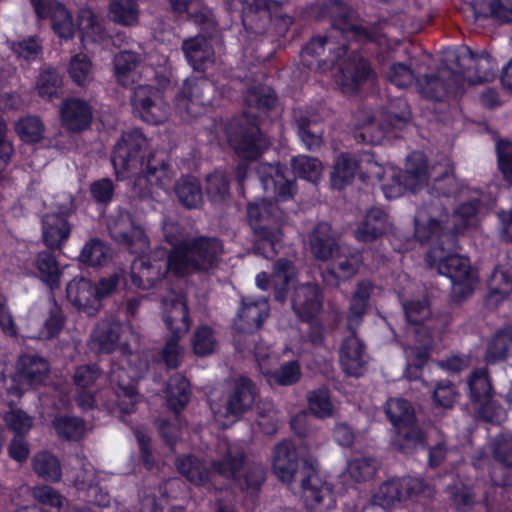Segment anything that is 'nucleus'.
Wrapping results in <instances>:
<instances>
[{
  "instance_id": "4c0bfd02",
  "label": "nucleus",
  "mask_w": 512,
  "mask_h": 512,
  "mask_svg": "<svg viewBox=\"0 0 512 512\" xmlns=\"http://www.w3.org/2000/svg\"><path fill=\"white\" fill-rule=\"evenodd\" d=\"M189 380L180 374L170 377L166 388V403L174 413H180L190 401Z\"/></svg>"
},
{
  "instance_id": "f3484780",
  "label": "nucleus",
  "mask_w": 512,
  "mask_h": 512,
  "mask_svg": "<svg viewBox=\"0 0 512 512\" xmlns=\"http://www.w3.org/2000/svg\"><path fill=\"white\" fill-rule=\"evenodd\" d=\"M167 275L164 258L144 255L136 258L131 265V284L141 290H149Z\"/></svg>"
},
{
  "instance_id": "69168bd1",
  "label": "nucleus",
  "mask_w": 512,
  "mask_h": 512,
  "mask_svg": "<svg viewBox=\"0 0 512 512\" xmlns=\"http://www.w3.org/2000/svg\"><path fill=\"white\" fill-rule=\"evenodd\" d=\"M92 62L87 55L79 53L74 55L68 65V74L78 86L84 87L91 79Z\"/></svg>"
},
{
  "instance_id": "f03ea898",
  "label": "nucleus",
  "mask_w": 512,
  "mask_h": 512,
  "mask_svg": "<svg viewBox=\"0 0 512 512\" xmlns=\"http://www.w3.org/2000/svg\"><path fill=\"white\" fill-rule=\"evenodd\" d=\"M148 140L140 128L122 132L111 152V162L117 178L124 179L129 174L141 171L138 184H146L148 193L154 188L168 190L175 176L168 159L158 157L156 152H149L145 160Z\"/></svg>"
},
{
  "instance_id": "20e7f679",
  "label": "nucleus",
  "mask_w": 512,
  "mask_h": 512,
  "mask_svg": "<svg viewBox=\"0 0 512 512\" xmlns=\"http://www.w3.org/2000/svg\"><path fill=\"white\" fill-rule=\"evenodd\" d=\"M457 70L447 68L439 74L424 75L419 83L420 93L428 100L444 102L459 99L464 94V85L491 82L495 74V63L488 53L481 55L465 47L455 56Z\"/></svg>"
},
{
  "instance_id": "f257e3e1",
  "label": "nucleus",
  "mask_w": 512,
  "mask_h": 512,
  "mask_svg": "<svg viewBox=\"0 0 512 512\" xmlns=\"http://www.w3.org/2000/svg\"><path fill=\"white\" fill-rule=\"evenodd\" d=\"M272 469L284 483L299 481L307 512H330L335 507L332 488L318 474L311 457L290 439L273 447Z\"/></svg>"
},
{
  "instance_id": "de8ad7c7",
  "label": "nucleus",
  "mask_w": 512,
  "mask_h": 512,
  "mask_svg": "<svg viewBox=\"0 0 512 512\" xmlns=\"http://www.w3.org/2000/svg\"><path fill=\"white\" fill-rule=\"evenodd\" d=\"M62 85V76L54 67L41 70L36 80V90L39 97L47 100L58 97Z\"/></svg>"
},
{
  "instance_id": "a18cd8bd",
  "label": "nucleus",
  "mask_w": 512,
  "mask_h": 512,
  "mask_svg": "<svg viewBox=\"0 0 512 512\" xmlns=\"http://www.w3.org/2000/svg\"><path fill=\"white\" fill-rule=\"evenodd\" d=\"M426 436L422 429L414 424L395 429L393 445L404 454L413 453L418 446L425 444Z\"/></svg>"
},
{
  "instance_id": "6ab92c4d",
  "label": "nucleus",
  "mask_w": 512,
  "mask_h": 512,
  "mask_svg": "<svg viewBox=\"0 0 512 512\" xmlns=\"http://www.w3.org/2000/svg\"><path fill=\"white\" fill-rule=\"evenodd\" d=\"M360 322H348L350 335L343 339L339 358L343 371L349 376L359 377L366 364L365 361V344L356 335L354 324Z\"/></svg>"
},
{
  "instance_id": "a19ab883",
  "label": "nucleus",
  "mask_w": 512,
  "mask_h": 512,
  "mask_svg": "<svg viewBox=\"0 0 512 512\" xmlns=\"http://www.w3.org/2000/svg\"><path fill=\"white\" fill-rule=\"evenodd\" d=\"M358 169V162L350 153H340L334 162L331 185L341 190L352 182Z\"/></svg>"
},
{
  "instance_id": "7ed1b4c3",
  "label": "nucleus",
  "mask_w": 512,
  "mask_h": 512,
  "mask_svg": "<svg viewBox=\"0 0 512 512\" xmlns=\"http://www.w3.org/2000/svg\"><path fill=\"white\" fill-rule=\"evenodd\" d=\"M414 219V236L421 243H431L425 260L430 267H436L440 275L446 276L454 285L469 287L472 284L470 259L458 254L460 249L458 233L447 229L444 223L434 217L426 221Z\"/></svg>"
},
{
  "instance_id": "4d7b16f0",
  "label": "nucleus",
  "mask_w": 512,
  "mask_h": 512,
  "mask_svg": "<svg viewBox=\"0 0 512 512\" xmlns=\"http://www.w3.org/2000/svg\"><path fill=\"white\" fill-rule=\"evenodd\" d=\"M373 284L370 281H361L351 297L349 305V317L347 320H361L370 305L373 292Z\"/></svg>"
},
{
  "instance_id": "aec40b11",
  "label": "nucleus",
  "mask_w": 512,
  "mask_h": 512,
  "mask_svg": "<svg viewBox=\"0 0 512 512\" xmlns=\"http://www.w3.org/2000/svg\"><path fill=\"white\" fill-rule=\"evenodd\" d=\"M181 48L187 63L194 71L205 72L208 65L214 62L212 35L208 32L185 39Z\"/></svg>"
},
{
  "instance_id": "473e14b6",
  "label": "nucleus",
  "mask_w": 512,
  "mask_h": 512,
  "mask_svg": "<svg viewBox=\"0 0 512 512\" xmlns=\"http://www.w3.org/2000/svg\"><path fill=\"white\" fill-rule=\"evenodd\" d=\"M122 322H99L91 334L90 347L97 354H110L116 350Z\"/></svg>"
},
{
  "instance_id": "8fccbe9b",
  "label": "nucleus",
  "mask_w": 512,
  "mask_h": 512,
  "mask_svg": "<svg viewBox=\"0 0 512 512\" xmlns=\"http://www.w3.org/2000/svg\"><path fill=\"white\" fill-rule=\"evenodd\" d=\"M162 320H191L186 295L171 292L162 298Z\"/></svg>"
},
{
  "instance_id": "e433bc0d",
  "label": "nucleus",
  "mask_w": 512,
  "mask_h": 512,
  "mask_svg": "<svg viewBox=\"0 0 512 512\" xmlns=\"http://www.w3.org/2000/svg\"><path fill=\"white\" fill-rule=\"evenodd\" d=\"M174 192L178 201L187 209L198 208L203 203L201 183L191 175L181 176L174 184Z\"/></svg>"
},
{
  "instance_id": "ea45409f",
  "label": "nucleus",
  "mask_w": 512,
  "mask_h": 512,
  "mask_svg": "<svg viewBox=\"0 0 512 512\" xmlns=\"http://www.w3.org/2000/svg\"><path fill=\"white\" fill-rule=\"evenodd\" d=\"M231 175L224 169H215L205 179V192L213 204L225 202L230 197Z\"/></svg>"
},
{
  "instance_id": "b1692460",
  "label": "nucleus",
  "mask_w": 512,
  "mask_h": 512,
  "mask_svg": "<svg viewBox=\"0 0 512 512\" xmlns=\"http://www.w3.org/2000/svg\"><path fill=\"white\" fill-rule=\"evenodd\" d=\"M287 168L283 165H268L260 172V181L266 193H272L276 200L287 201L296 193L295 179H288Z\"/></svg>"
},
{
  "instance_id": "603ef678",
  "label": "nucleus",
  "mask_w": 512,
  "mask_h": 512,
  "mask_svg": "<svg viewBox=\"0 0 512 512\" xmlns=\"http://www.w3.org/2000/svg\"><path fill=\"white\" fill-rule=\"evenodd\" d=\"M110 258V248L99 238H92L81 250L79 260L86 266H104Z\"/></svg>"
},
{
  "instance_id": "0eeeda50",
  "label": "nucleus",
  "mask_w": 512,
  "mask_h": 512,
  "mask_svg": "<svg viewBox=\"0 0 512 512\" xmlns=\"http://www.w3.org/2000/svg\"><path fill=\"white\" fill-rule=\"evenodd\" d=\"M282 0H244L241 21L251 34L262 35L272 29L278 37H285L294 17L281 13Z\"/></svg>"
},
{
  "instance_id": "58836bf2",
  "label": "nucleus",
  "mask_w": 512,
  "mask_h": 512,
  "mask_svg": "<svg viewBox=\"0 0 512 512\" xmlns=\"http://www.w3.org/2000/svg\"><path fill=\"white\" fill-rule=\"evenodd\" d=\"M242 473L238 474L235 484L247 495L258 497L259 492L266 481V469L260 463H248L242 468Z\"/></svg>"
},
{
  "instance_id": "a211bd4d",
  "label": "nucleus",
  "mask_w": 512,
  "mask_h": 512,
  "mask_svg": "<svg viewBox=\"0 0 512 512\" xmlns=\"http://www.w3.org/2000/svg\"><path fill=\"white\" fill-rule=\"evenodd\" d=\"M61 126L68 132L81 133L90 128L93 121V108L84 99L65 98L59 109Z\"/></svg>"
},
{
  "instance_id": "393cba45",
  "label": "nucleus",
  "mask_w": 512,
  "mask_h": 512,
  "mask_svg": "<svg viewBox=\"0 0 512 512\" xmlns=\"http://www.w3.org/2000/svg\"><path fill=\"white\" fill-rule=\"evenodd\" d=\"M66 297L78 312L93 317L100 310L93 292V283L84 277L73 278L66 286Z\"/></svg>"
},
{
  "instance_id": "680f3d73",
  "label": "nucleus",
  "mask_w": 512,
  "mask_h": 512,
  "mask_svg": "<svg viewBox=\"0 0 512 512\" xmlns=\"http://www.w3.org/2000/svg\"><path fill=\"white\" fill-rule=\"evenodd\" d=\"M109 15L115 23L130 26L138 21L137 4L133 0H113Z\"/></svg>"
},
{
  "instance_id": "7c9ffc66",
  "label": "nucleus",
  "mask_w": 512,
  "mask_h": 512,
  "mask_svg": "<svg viewBox=\"0 0 512 512\" xmlns=\"http://www.w3.org/2000/svg\"><path fill=\"white\" fill-rule=\"evenodd\" d=\"M342 38L341 43H345L349 48V41H354L360 44L377 43L381 36L380 27L376 23L363 25L360 23L358 14L355 12L354 16L346 22L345 25L337 32Z\"/></svg>"
},
{
  "instance_id": "5fc2aeb1",
  "label": "nucleus",
  "mask_w": 512,
  "mask_h": 512,
  "mask_svg": "<svg viewBox=\"0 0 512 512\" xmlns=\"http://www.w3.org/2000/svg\"><path fill=\"white\" fill-rule=\"evenodd\" d=\"M52 426L59 438L65 440H80L85 434V422L76 416L61 415L55 417Z\"/></svg>"
},
{
  "instance_id": "a878e982",
  "label": "nucleus",
  "mask_w": 512,
  "mask_h": 512,
  "mask_svg": "<svg viewBox=\"0 0 512 512\" xmlns=\"http://www.w3.org/2000/svg\"><path fill=\"white\" fill-rule=\"evenodd\" d=\"M309 15L317 21L329 19L332 32L337 33L355 11L343 0H321L310 6Z\"/></svg>"
},
{
  "instance_id": "f704fd0d",
  "label": "nucleus",
  "mask_w": 512,
  "mask_h": 512,
  "mask_svg": "<svg viewBox=\"0 0 512 512\" xmlns=\"http://www.w3.org/2000/svg\"><path fill=\"white\" fill-rule=\"evenodd\" d=\"M34 266L39 279L50 289L56 290L60 287L62 271L55 255L50 251L37 253Z\"/></svg>"
},
{
  "instance_id": "9b49d317",
  "label": "nucleus",
  "mask_w": 512,
  "mask_h": 512,
  "mask_svg": "<svg viewBox=\"0 0 512 512\" xmlns=\"http://www.w3.org/2000/svg\"><path fill=\"white\" fill-rule=\"evenodd\" d=\"M428 322H404L407 334H413L414 346L411 347L409 365L421 370L429 361L436 341L443 340V334L450 322H442L441 328L431 327Z\"/></svg>"
},
{
  "instance_id": "423d86ee",
  "label": "nucleus",
  "mask_w": 512,
  "mask_h": 512,
  "mask_svg": "<svg viewBox=\"0 0 512 512\" xmlns=\"http://www.w3.org/2000/svg\"><path fill=\"white\" fill-rule=\"evenodd\" d=\"M224 132L229 145L241 160L255 161L268 149V140L256 114L243 112L232 118L225 124Z\"/></svg>"
},
{
  "instance_id": "6e6d98bb",
  "label": "nucleus",
  "mask_w": 512,
  "mask_h": 512,
  "mask_svg": "<svg viewBox=\"0 0 512 512\" xmlns=\"http://www.w3.org/2000/svg\"><path fill=\"white\" fill-rule=\"evenodd\" d=\"M167 329L172 331V334L168 337L160 351V357L163 363L168 369H177L183 359V350L179 344L181 340V334L178 330H173L174 322H165Z\"/></svg>"
},
{
  "instance_id": "9d476101",
  "label": "nucleus",
  "mask_w": 512,
  "mask_h": 512,
  "mask_svg": "<svg viewBox=\"0 0 512 512\" xmlns=\"http://www.w3.org/2000/svg\"><path fill=\"white\" fill-rule=\"evenodd\" d=\"M50 372V364L37 354H23L16 362V372L4 379V386L9 396L20 398L23 393L42 385Z\"/></svg>"
},
{
  "instance_id": "37998d69",
  "label": "nucleus",
  "mask_w": 512,
  "mask_h": 512,
  "mask_svg": "<svg viewBox=\"0 0 512 512\" xmlns=\"http://www.w3.org/2000/svg\"><path fill=\"white\" fill-rule=\"evenodd\" d=\"M385 413L395 429L409 426L416 422L414 408L404 398H390L386 402Z\"/></svg>"
},
{
  "instance_id": "c9c22d12",
  "label": "nucleus",
  "mask_w": 512,
  "mask_h": 512,
  "mask_svg": "<svg viewBox=\"0 0 512 512\" xmlns=\"http://www.w3.org/2000/svg\"><path fill=\"white\" fill-rule=\"evenodd\" d=\"M512 354V326L506 325L494 333L485 351L487 364L506 360Z\"/></svg>"
},
{
  "instance_id": "72a5a7b5",
  "label": "nucleus",
  "mask_w": 512,
  "mask_h": 512,
  "mask_svg": "<svg viewBox=\"0 0 512 512\" xmlns=\"http://www.w3.org/2000/svg\"><path fill=\"white\" fill-rule=\"evenodd\" d=\"M331 227L328 224L320 223L310 235V248L316 259L326 261L331 259L343 247L330 233Z\"/></svg>"
},
{
  "instance_id": "4be33fe9",
  "label": "nucleus",
  "mask_w": 512,
  "mask_h": 512,
  "mask_svg": "<svg viewBox=\"0 0 512 512\" xmlns=\"http://www.w3.org/2000/svg\"><path fill=\"white\" fill-rule=\"evenodd\" d=\"M292 309L299 320H319L318 315L323 307V293L318 284L306 283L295 289Z\"/></svg>"
},
{
  "instance_id": "0e129e2a",
  "label": "nucleus",
  "mask_w": 512,
  "mask_h": 512,
  "mask_svg": "<svg viewBox=\"0 0 512 512\" xmlns=\"http://www.w3.org/2000/svg\"><path fill=\"white\" fill-rule=\"evenodd\" d=\"M405 320H432L431 300L428 294L402 302Z\"/></svg>"
},
{
  "instance_id": "052dcab7",
  "label": "nucleus",
  "mask_w": 512,
  "mask_h": 512,
  "mask_svg": "<svg viewBox=\"0 0 512 512\" xmlns=\"http://www.w3.org/2000/svg\"><path fill=\"white\" fill-rule=\"evenodd\" d=\"M399 478H392L383 482L372 496V503L382 508H389L395 502L403 501Z\"/></svg>"
},
{
  "instance_id": "bb28decb",
  "label": "nucleus",
  "mask_w": 512,
  "mask_h": 512,
  "mask_svg": "<svg viewBox=\"0 0 512 512\" xmlns=\"http://www.w3.org/2000/svg\"><path fill=\"white\" fill-rule=\"evenodd\" d=\"M388 228V214L379 207L370 208L354 230V238L361 243H372Z\"/></svg>"
},
{
  "instance_id": "5701e85b",
  "label": "nucleus",
  "mask_w": 512,
  "mask_h": 512,
  "mask_svg": "<svg viewBox=\"0 0 512 512\" xmlns=\"http://www.w3.org/2000/svg\"><path fill=\"white\" fill-rule=\"evenodd\" d=\"M186 242L195 271L207 272L217 267L222 251V243L218 238L199 236Z\"/></svg>"
},
{
  "instance_id": "f8f14e48",
  "label": "nucleus",
  "mask_w": 512,
  "mask_h": 512,
  "mask_svg": "<svg viewBox=\"0 0 512 512\" xmlns=\"http://www.w3.org/2000/svg\"><path fill=\"white\" fill-rule=\"evenodd\" d=\"M164 91L152 85H138L131 96V106L135 115L144 122L157 125L166 117Z\"/></svg>"
},
{
  "instance_id": "cd10ccee",
  "label": "nucleus",
  "mask_w": 512,
  "mask_h": 512,
  "mask_svg": "<svg viewBox=\"0 0 512 512\" xmlns=\"http://www.w3.org/2000/svg\"><path fill=\"white\" fill-rule=\"evenodd\" d=\"M374 75L370 61L353 54L349 64L342 70L341 86L344 92L356 93Z\"/></svg>"
},
{
  "instance_id": "49530a36",
  "label": "nucleus",
  "mask_w": 512,
  "mask_h": 512,
  "mask_svg": "<svg viewBox=\"0 0 512 512\" xmlns=\"http://www.w3.org/2000/svg\"><path fill=\"white\" fill-rule=\"evenodd\" d=\"M32 467L34 472L46 481L55 483L61 479L60 461L48 451L36 453L32 459Z\"/></svg>"
},
{
  "instance_id": "c03bdc74",
  "label": "nucleus",
  "mask_w": 512,
  "mask_h": 512,
  "mask_svg": "<svg viewBox=\"0 0 512 512\" xmlns=\"http://www.w3.org/2000/svg\"><path fill=\"white\" fill-rule=\"evenodd\" d=\"M270 314L268 298L264 296L247 295L241 297L236 320H266Z\"/></svg>"
},
{
  "instance_id": "2f4dec72",
  "label": "nucleus",
  "mask_w": 512,
  "mask_h": 512,
  "mask_svg": "<svg viewBox=\"0 0 512 512\" xmlns=\"http://www.w3.org/2000/svg\"><path fill=\"white\" fill-rule=\"evenodd\" d=\"M410 192L415 193L428 181V162L425 154L420 151L411 152L405 163V170L399 173Z\"/></svg>"
},
{
  "instance_id": "dca6fc26",
  "label": "nucleus",
  "mask_w": 512,
  "mask_h": 512,
  "mask_svg": "<svg viewBox=\"0 0 512 512\" xmlns=\"http://www.w3.org/2000/svg\"><path fill=\"white\" fill-rule=\"evenodd\" d=\"M326 51H328V55L324 59L318 60L319 66L321 62L330 66L335 65L347 55L348 47L345 43L336 42L331 34L314 36L301 49L303 65L310 68L312 62H308L306 57L319 58Z\"/></svg>"
},
{
  "instance_id": "6e6552de",
  "label": "nucleus",
  "mask_w": 512,
  "mask_h": 512,
  "mask_svg": "<svg viewBox=\"0 0 512 512\" xmlns=\"http://www.w3.org/2000/svg\"><path fill=\"white\" fill-rule=\"evenodd\" d=\"M245 460L246 456L244 453L236 455L228 453L222 459L212 461L211 466L207 467L204 460L199 459L193 454H186L177 457L176 467L178 472L190 483L196 486H204L210 482L211 473L235 481L239 471L244 467Z\"/></svg>"
},
{
  "instance_id": "1a4fd4ad",
  "label": "nucleus",
  "mask_w": 512,
  "mask_h": 512,
  "mask_svg": "<svg viewBox=\"0 0 512 512\" xmlns=\"http://www.w3.org/2000/svg\"><path fill=\"white\" fill-rule=\"evenodd\" d=\"M467 396L477 420L492 424L501 422L503 407L496 399V391L487 367L471 371L467 379Z\"/></svg>"
},
{
  "instance_id": "ddd939ff",
  "label": "nucleus",
  "mask_w": 512,
  "mask_h": 512,
  "mask_svg": "<svg viewBox=\"0 0 512 512\" xmlns=\"http://www.w3.org/2000/svg\"><path fill=\"white\" fill-rule=\"evenodd\" d=\"M259 389L247 375L236 377L227 392L225 409L228 415L240 418L254 407Z\"/></svg>"
},
{
  "instance_id": "c756f323",
  "label": "nucleus",
  "mask_w": 512,
  "mask_h": 512,
  "mask_svg": "<svg viewBox=\"0 0 512 512\" xmlns=\"http://www.w3.org/2000/svg\"><path fill=\"white\" fill-rule=\"evenodd\" d=\"M487 287L484 305L488 309H496L512 292V270L496 266L487 281Z\"/></svg>"
},
{
  "instance_id": "2eb2a0df",
  "label": "nucleus",
  "mask_w": 512,
  "mask_h": 512,
  "mask_svg": "<svg viewBox=\"0 0 512 512\" xmlns=\"http://www.w3.org/2000/svg\"><path fill=\"white\" fill-rule=\"evenodd\" d=\"M72 202L60 207L57 212H50L42 219V238L49 249H60L71 233L69 218L74 213Z\"/></svg>"
},
{
  "instance_id": "864d4df0",
  "label": "nucleus",
  "mask_w": 512,
  "mask_h": 512,
  "mask_svg": "<svg viewBox=\"0 0 512 512\" xmlns=\"http://www.w3.org/2000/svg\"><path fill=\"white\" fill-rule=\"evenodd\" d=\"M48 18L51 20L52 29L58 37L65 40L74 37L76 28L73 17L63 4L55 2L54 9L50 12Z\"/></svg>"
},
{
  "instance_id": "bf43d9fd",
  "label": "nucleus",
  "mask_w": 512,
  "mask_h": 512,
  "mask_svg": "<svg viewBox=\"0 0 512 512\" xmlns=\"http://www.w3.org/2000/svg\"><path fill=\"white\" fill-rule=\"evenodd\" d=\"M277 103V95L273 89L252 87L247 91L245 104L264 114L272 111Z\"/></svg>"
},
{
  "instance_id": "09e8293b",
  "label": "nucleus",
  "mask_w": 512,
  "mask_h": 512,
  "mask_svg": "<svg viewBox=\"0 0 512 512\" xmlns=\"http://www.w3.org/2000/svg\"><path fill=\"white\" fill-rule=\"evenodd\" d=\"M140 55L133 51H120L113 59L114 73L119 84L128 86L133 82L132 72L140 64Z\"/></svg>"
},
{
  "instance_id": "774afa93",
  "label": "nucleus",
  "mask_w": 512,
  "mask_h": 512,
  "mask_svg": "<svg viewBox=\"0 0 512 512\" xmlns=\"http://www.w3.org/2000/svg\"><path fill=\"white\" fill-rule=\"evenodd\" d=\"M478 17L491 19L493 22L504 25L512 23V0H490L488 11L478 13Z\"/></svg>"
},
{
  "instance_id": "79ce46f5",
  "label": "nucleus",
  "mask_w": 512,
  "mask_h": 512,
  "mask_svg": "<svg viewBox=\"0 0 512 512\" xmlns=\"http://www.w3.org/2000/svg\"><path fill=\"white\" fill-rule=\"evenodd\" d=\"M188 249L185 241L175 246L168 253L166 259H164L167 273L171 272L174 276L182 278L196 272Z\"/></svg>"
},
{
  "instance_id": "338daca9",
  "label": "nucleus",
  "mask_w": 512,
  "mask_h": 512,
  "mask_svg": "<svg viewBox=\"0 0 512 512\" xmlns=\"http://www.w3.org/2000/svg\"><path fill=\"white\" fill-rule=\"evenodd\" d=\"M293 173L296 177L315 182L320 175L321 162L310 156L293 157L291 161Z\"/></svg>"
},
{
  "instance_id": "e2e57ef3",
  "label": "nucleus",
  "mask_w": 512,
  "mask_h": 512,
  "mask_svg": "<svg viewBox=\"0 0 512 512\" xmlns=\"http://www.w3.org/2000/svg\"><path fill=\"white\" fill-rule=\"evenodd\" d=\"M308 406L312 414L324 419L333 414L331 395L326 387H320L308 393Z\"/></svg>"
},
{
  "instance_id": "3c124183",
  "label": "nucleus",
  "mask_w": 512,
  "mask_h": 512,
  "mask_svg": "<svg viewBox=\"0 0 512 512\" xmlns=\"http://www.w3.org/2000/svg\"><path fill=\"white\" fill-rule=\"evenodd\" d=\"M15 132L24 143L36 144L44 138L45 126L40 117L27 115L15 123Z\"/></svg>"
},
{
  "instance_id": "4468645a",
  "label": "nucleus",
  "mask_w": 512,
  "mask_h": 512,
  "mask_svg": "<svg viewBox=\"0 0 512 512\" xmlns=\"http://www.w3.org/2000/svg\"><path fill=\"white\" fill-rule=\"evenodd\" d=\"M293 262L287 258H279L273 265V271L269 278L266 272H260L256 276V285L265 291L272 286L275 301L283 304L286 302L291 283L294 279Z\"/></svg>"
},
{
  "instance_id": "412c9836",
  "label": "nucleus",
  "mask_w": 512,
  "mask_h": 512,
  "mask_svg": "<svg viewBox=\"0 0 512 512\" xmlns=\"http://www.w3.org/2000/svg\"><path fill=\"white\" fill-rule=\"evenodd\" d=\"M110 237L118 244L136 252L134 246L141 248L149 244V239L142 226L137 224L130 213L120 214L109 226Z\"/></svg>"
},
{
  "instance_id": "13d9d810",
  "label": "nucleus",
  "mask_w": 512,
  "mask_h": 512,
  "mask_svg": "<svg viewBox=\"0 0 512 512\" xmlns=\"http://www.w3.org/2000/svg\"><path fill=\"white\" fill-rule=\"evenodd\" d=\"M313 121L306 115L295 117L297 135L307 150L315 152L320 149L323 142V131L312 128Z\"/></svg>"
},
{
  "instance_id": "39448f33",
  "label": "nucleus",
  "mask_w": 512,
  "mask_h": 512,
  "mask_svg": "<svg viewBox=\"0 0 512 512\" xmlns=\"http://www.w3.org/2000/svg\"><path fill=\"white\" fill-rule=\"evenodd\" d=\"M246 218L255 236L253 243L255 254L266 259L274 258L281 248L283 237L281 218L276 203L266 198L249 202L246 208Z\"/></svg>"
},
{
  "instance_id": "c85d7f7f",
  "label": "nucleus",
  "mask_w": 512,
  "mask_h": 512,
  "mask_svg": "<svg viewBox=\"0 0 512 512\" xmlns=\"http://www.w3.org/2000/svg\"><path fill=\"white\" fill-rule=\"evenodd\" d=\"M362 264V255L358 251H352L349 247L343 246L332 258L327 274L335 279V284L352 278L357 274Z\"/></svg>"
}]
</instances>
